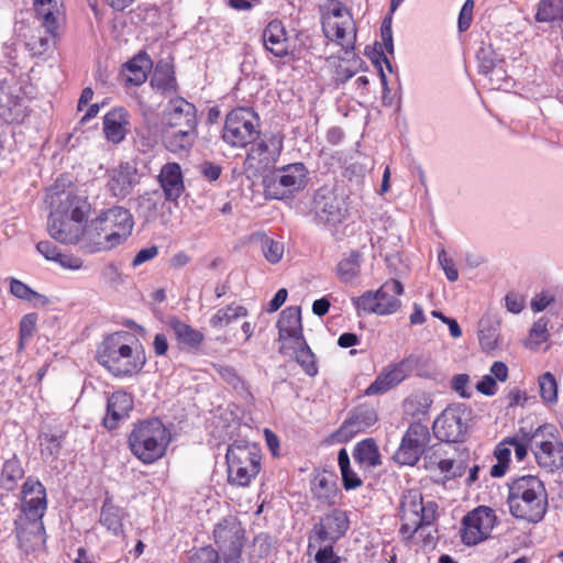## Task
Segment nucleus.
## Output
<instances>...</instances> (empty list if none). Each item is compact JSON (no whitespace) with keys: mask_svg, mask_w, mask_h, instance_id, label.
Wrapping results in <instances>:
<instances>
[{"mask_svg":"<svg viewBox=\"0 0 563 563\" xmlns=\"http://www.w3.org/2000/svg\"><path fill=\"white\" fill-rule=\"evenodd\" d=\"M134 401L131 394L124 390H117L108 397L107 413L102 424L108 430H114L119 423L129 418L133 410Z\"/></svg>","mask_w":563,"mask_h":563,"instance_id":"21","label":"nucleus"},{"mask_svg":"<svg viewBox=\"0 0 563 563\" xmlns=\"http://www.w3.org/2000/svg\"><path fill=\"white\" fill-rule=\"evenodd\" d=\"M412 362L417 361L405 358L393 367L384 369L366 388L365 394L367 396L384 394L400 384L406 378V366Z\"/></svg>","mask_w":563,"mask_h":563,"instance_id":"25","label":"nucleus"},{"mask_svg":"<svg viewBox=\"0 0 563 563\" xmlns=\"http://www.w3.org/2000/svg\"><path fill=\"white\" fill-rule=\"evenodd\" d=\"M382 44L389 54H394L391 18H385L380 26Z\"/></svg>","mask_w":563,"mask_h":563,"instance_id":"58","label":"nucleus"},{"mask_svg":"<svg viewBox=\"0 0 563 563\" xmlns=\"http://www.w3.org/2000/svg\"><path fill=\"white\" fill-rule=\"evenodd\" d=\"M400 514L401 520H415L420 525L434 523L438 505L434 501L423 503L422 494L418 490H408L402 495Z\"/></svg>","mask_w":563,"mask_h":563,"instance_id":"16","label":"nucleus"},{"mask_svg":"<svg viewBox=\"0 0 563 563\" xmlns=\"http://www.w3.org/2000/svg\"><path fill=\"white\" fill-rule=\"evenodd\" d=\"M311 492L313 498H316L322 505H334L338 494L335 474L327 471L318 473L312 479Z\"/></svg>","mask_w":563,"mask_h":563,"instance_id":"29","label":"nucleus"},{"mask_svg":"<svg viewBox=\"0 0 563 563\" xmlns=\"http://www.w3.org/2000/svg\"><path fill=\"white\" fill-rule=\"evenodd\" d=\"M530 336L536 338V344H540L548 340V321L540 318L536 321L530 330Z\"/></svg>","mask_w":563,"mask_h":563,"instance_id":"61","label":"nucleus"},{"mask_svg":"<svg viewBox=\"0 0 563 563\" xmlns=\"http://www.w3.org/2000/svg\"><path fill=\"white\" fill-rule=\"evenodd\" d=\"M129 113L124 108H114L103 117V133L108 141L119 144L126 133Z\"/></svg>","mask_w":563,"mask_h":563,"instance_id":"27","label":"nucleus"},{"mask_svg":"<svg viewBox=\"0 0 563 563\" xmlns=\"http://www.w3.org/2000/svg\"><path fill=\"white\" fill-rule=\"evenodd\" d=\"M97 361L115 377H130L146 363L143 346L130 332L118 331L107 335L97 349Z\"/></svg>","mask_w":563,"mask_h":563,"instance_id":"3","label":"nucleus"},{"mask_svg":"<svg viewBox=\"0 0 563 563\" xmlns=\"http://www.w3.org/2000/svg\"><path fill=\"white\" fill-rule=\"evenodd\" d=\"M563 15V0H540L536 13L538 22H553Z\"/></svg>","mask_w":563,"mask_h":563,"instance_id":"46","label":"nucleus"},{"mask_svg":"<svg viewBox=\"0 0 563 563\" xmlns=\"http://www.w3.org/2000/svg\"><path fill=\"white\" fill-rule=\"evenodd\" d=\"M93 225L96 230L103 232L104 243L100 249L111 250L130 236L134 221L129 209L115 206L103 211Z\"/></svg>","mask_w":563,"mask_h":563,"instance_id":"9","label":"nucleus"},{"mask_svg":"<svg viewBox=\"0 0 563 563\" xmlns=\"http://www.w3.org/2000/svg\"><path fill=\"white\" fill-rule=\"evenodd\" d=\"M133 202L137 216L145 222L155 221L158 211L164 207L163 195L159 190L146 191L137 196Z\"/></svg>","mask_w":563,"mask_h":563,"instance_id":"30","label":"nucleus"},{"mask_svg":"<svg viewBox=\"0 0 563 563\" xmlns=\"http://www.w3.org/2000/svg\"><path fill=\"white\" fill-rule=\"evenodd\" d=\"M376 296L382 305L396 303L393 313L399 310L401 301L396 297L404 292V286L398 279H389L385 282L376 291Z\"/></svg>","mask_w":563,"mask_h":563,"instance_id":"42","label":"nucleus"},{"mask_svg":"<svg viewBox=\"0 0 563 563\" xmlns=\"http://www.w3.org/2000/svg\"><path fill=\"white\" fill-rule=\"evenodd\" d=\"M124 510L113 505L112 498L107 496L100 510L99 522L113 536L119 537L123 534Z\"/></svg>","mask_w":563,"mask_h":563,"instance_id":"32","label":"nucleus"},{"mask_svg":"<svg viewBox=\"0 0 563 563\" xmlns=\"http://www.w3.org/2000/svg\"><path fill=\"white\" fill-rule=\"evenodd\" d=\"M23 476L24 470L21 462L16 456H13L3 463L0 484L5 490L11 492L15 488L18 481Z\"/></svg>","mask_w":563,"mask_h":563,"instance_id":"40","label":"nucleus"},{"mask_svg":"<svg viewBox=\"0 0 563 563\" xmlns=\"http://www.w3.org/2000/svg\"><path fill=\"white\" fill-rule=\"evenodd\" d=\"M350 526V520L345 511L341 509H332L322 516L318 523L314 525L312 532L319 542L329 541L335 543L340 540Z\"/></svg>","mask_w":563,"mask_h":563,"instance_id":"19","label":"nucleus"},{"mask_svg":"<svg viewBox=\"0 0 563 563\" xmlns=\"http://www.w3.org/2000/svg\"><path fill=\"white\" fill-rule=\"evenodd\" d=\"M284 147V135L279 133H265L258 142L254 143L249 150L244 168L252 172L254 176L271 172L278 161Z\"/></svg>","mask_w":563,"mask_h":563,"instance_id":"10","label":"nucleus"},{"mask_svg":"<svg viewBox=\"0 0 563 563\" xmlns=\"http://www.w3.org/2000/svg\"><path fill=\"white\" fill-rule=\"evenodd\" d=\"M261 242V250L264 255V257L271 264L278 263L284 254V244L275 241L266 235H262L260 238Z\"/></svg>","mask_w":563,"mask_h":563,"instance_id":"49","label":"nucleus"},{"mask_svg":"<svg viewBox=\"0 0 563 563\" xmlns=\"http://www.w3.org/2000/svg\"><path fill=\"white\" fill-rule=\"evenodd\" d=\"M338 463L340 466L343 487L346 490L355 489L362 485L361 478L351 470L350 456L346 449H341L338 453Z\"/></svg>","mask_w":563,"mask_h":563,"instance_id":"45","label":"nucleus"},{"mask_svg":"<svg viewBox=\"0 0 563 563\" xmlns=\"http://www.w3.org/2000/svg\"><path fill=\"white\" fill-rule=\"evenodd\" d=\"M341 561L342 559L333 551L331 542L329 545L320 548L314 555L316 563H341Z\"/></svg>","mask_w":563,"mask_h":563,"instance_id":"57","label":"nucleus"},{"mask_svg":"<svg viewBox=\"0 0 563 563\" xmlns=\"http://www.w3.org/2000/svg\"><path fill=\"white\" fill-rule=\"evenodd\" d=\"M175 78L168 74L155 71L151 79V86L159 91H169L174 88Z\"/></svg>","mask_w":563,"mask_h":563,"instance_id":"56","label":"nucleus"},{"mask_svg":"<svg viewBox=\"0 0 563 563\" xmlns=\"http://www.w3.org/2000/svg\"><path fill=\"white\" fill-rule=\"evenodd\" d=\"M429 428L420 422H412L405 432L394 460L400 465L413 466L424 454L430 442Z\"/></svg>","mask_w":563,"mask_h":563,"instance_id":"14","label":"nucleus"},{"mask_svg":"<svg viewBox=\"0 0 563 563\" xmlns=\"http://www.w3.org/2000/svg\"><path fill=\"white\" fill-rule=\"evenodd\" d=\"M225 460L228 464V482L245 487L261 471L262 454L255 445L244 441H235L229 445Z\"/></svg>","mask_w":563,"mask_h":563,"instance_id":"6","label":"nucleus"},{"mask_svg":"<svg viewBox=\"0 0 563 563\" xmlns=\"http://www.w3.org/2000/svg\"><path fill=\"white\" fill-rule=\"evenodd\" d=\"M312 210L320 222L332 225L341 223L347 213L344 198L328 187H321L316 191Z\"/></svg>","mask_w":563,"mask_h":563,"instance_id":"15","label":"nucleus"},{"mask_svg":"<svg viewBox=\"0 0 563 563\" xmlns=\"http://www.w3.org/2000/svg\"><path fill=\"white\" fill-rule=\"evenodd\" d=\"M158 255V246L152 245L140 250L131 262L132 267H137L148 261H152Z\"/></svg>","mask_w":563,"mask_h":563,"instance_id":"60","label":"nucleus"},{"mask_svg":"<svg viewBox=\"0 0 563 563\" xmlns=\"http://www.w3.org/2000/svg\"><path fill=\"white\" fill-rule=\"evenodd\" d=\"M479 73L484 75L490 74L495 69L494 52L488 48L482 47L477 53Z\"/></svg>","mask_w":563,"mask_h":563,"instance_id":"53","label":"nucleus"},{"mask_svg":"<svg viewBox=\"0 0 563 563\" xmlns=\"http://www.w3.org/2000/svg\"><path fill=\"white\" fill-rule=\"evenodd\" d=\"M353 457L360 465L375 467L382 463L378 446L373 439L358 442L353 451Z\"/></svg>","mask_w":563,"mask_h":563,"instance_id":"37","label":"nucleus"},{"mask_svg":"<svg viewBox=\"0 0 563 563\" xmlns=\"http://www.w3.org/2000/svg\"><path fill=\"white\" fill-rule=\"evenodd\" d=\"M432 405V399L429 395H413L405 401V407L408 413L413 417L426 416Z\"/></svg>","mask_w":563,"mask_h":563,"instance_id":"48","label":"nucleus"},{"mask_svg":"<svg viewBox=\"0 0 563 563\" xmlns=\"http://www.w3.org/2000/svg\"><path fill=\"white\" fill-rule=\"evenodd\" d=\"M158 183L162 195L167 201L176 202L185 191L184 177L180 165L176 162L166 163L161 168Z\"/></svg>","mask_w":563,"mask_h":563,"instance_id":"23","label":"nucleus"},{"mask_svg":"<svg viewBox=\"0 0 563 563\" xmlns=\"http://www.w3.org/2000/svg\"><path fill=\"white\" fill-rule=\"evenodd\" d=\"M153 66L152 59L145 52H140L124 64L128 71L126 81L133 86H141L147 79V74Z\"/></svg>","mask_w":563,"mask_h":563,"instance_id":"34","label":"nucleus"},{"mask_svg":"<svg viewBox=\"0 0 563 563\" xmlns=\"http://www.w3.org/2000/svg\"><path fill=\"white\" fill-rule=\"evenodd\" d=\"M265 48L274 56L284 58L288 55V40L284 25L278 20L271 21L263 31Z\"/></svg>","mask_w":563,"mask_h":563,"instance_id":"28","label":"nucleus"},{"mask_svg":"<svg viewBox=\"0 0 563 563\" xmlns=\"http://www.w3.org/2000/svg\"><path fill=\"white\" fill-rule=\"evenodd\" d=\"M428 529V525H420L415 520H402V523L399 529V533L406 539L410 540L415 533L423 534V532Z\"/></svg>","mask_w":563,"mask_h":563,"instance_id":"55","label":"nucleus"},{"mask_svg":"<svg viewBox=\"0 0 563 563\" xmlns=\"http://www.w3.org/2000/svg\"><path fill=\"white\" fill-rule=\"evenodd\" d=\"M551 440L541 441L533 450L540 467L549 473L563 470V442L550 432Z\"/></svg>","mask_w":563,"mask_h":563,"instance_id":"22","label":"nucleus"},{"mask_svg":"<svg viewBox=\"0 0 563 563\" xmlns=\"http://www.w3.org/2000/svg\"><path fill=\"white\" fill-rule=\"evenodd\" d=\"M352 301L358 314L363 311L365 313H375L377 316H388L393 314V309L396 306L395 302L387 303L386 306L382 305L374 290H367L361 296L353 298Z\"/></svg>","mask_w":563,"mask_h":563,"instance_id":"35","label":"nucleus"},{"mask_svg":"<svg viewBox=\"0 0 563 563\" xmlns=\"http://www.w3.org/2000/svg\"><path fill=\"white\" fill-rule=\"evenodd\" d=\"M547 429L555 430L552 426H539L532 433L525 431L520 428L519 432L515 437L506 439L508 445L514 446L515 455L518 461H523L528 454V445L531 443L540 433Z\"/></svg>","mask_w":563,"mask_h":563,"instance_id":"36","label":"nucleus"},{"mask_svg":"<svg viewBox=\"0 0 563 563\" xmlns=\"http://www.w3.org/2000/svg\"><path fill=\"white\" fill-rule=\"evenodd\" d=\"M295 350L296 361L309 376H316L318 374V367L316 362V355L307 344L306 340L302 339L290 346Z\"/></svg>","mask_w":563,"mask_h":563,"instance_id":"41","label":"nucleus"},{"mask_svg":"<svg viewBox=\"0 0 563 563\" xmlns=\"http://www.w3.org/2000/svg\"><path fill=\"white\" fill-rule=\"evenodd\" d=\"M408 358H415L417 362H412L406 366V374L409 371L416 372L420 377H431L434 374V365L430 358L416 355H410Z\"/></svg>","mask_w":563,"mask_h":563,"instance_id":"51","label":"nucleus"},{"mask_svg":"<svg viewBox=\"0 0 563 563\" xmlns=\"http://www.w3.org/2000/svg\"><path fill=\"white\" fill-rule=\"evenodd\" d=\"M165 148L173 154L189 152L197 137V128L161 130Z\"/></svg>","mask_w":563,"mask_h":563,"instance_id":"26","label":"nucleus"},{"mask_svg":"<svg viewBox=\"0 0 563 563\" xmlns=\"http://www.w3.org/2000/svg\"><path fill=\"white\" fill-rule=\"evenodd\" d=\"M378 420L375 409L368 407H356L350 411L347 418L334 432L333 437L339 442H347L357 433L372 427Z\"/></svg>","mask_w":563,"mask_h":563,"instance_id":"18","label":"nucleus"},{"mask_svg":"<svg viewBox=\"0 0 563 563\" xmlns=\"http://www.w3.org/2000/svg\"><path fill=\"white\" fill-rule=\"evenodd\" d=\"M169 441V431L158 418L136 423L128 438L131 452L144 464L159 460L165 454Z\"/></svg>","mask_w":563,"mask_h":563,"instance_id":"5","label":"nucleus"},{"mask_svg":"<svg viewBox=\"0 0 563 563\" xmlns=\"http://www.w3.org/2000/svg\"><path fill=\"white\" fill-rule=\"evenodd\" d=\"M21 495L14 533L20 547L29 551L45 542L43 516L47 508L46 489L40 481L29 477L22 485Z\"/></svg>","mask_w":563,"mask_h":563,"instance_id":"2","label":"nucleus"},{"mask_svg":"<svg viewBox=\"0 0 563 563\" xmlns=\"http://www.w3.org/2000/svg\"><path fill=\"white\" fill-rule=\"evenodd\" d=\"M507 504L515 518L533 523L541 521L548 507L543 483L532 475L516 478L509 485Z\"/></svg>","mask_w":563,"mask_h":563,"instance_id":"4","label":"nucleus"},{"mask_svg":"<svg viewBox=\"0 0 563 563\" xmlns=\"http://www.w3.org/2000/svg\"><path fill=\"white\" fill-rule=\"evenodd\" d=\"M36 19L49 35H55L58 29L57 0H34Z\"/></svg>","mask_w":563,"mask_h":563,"instance_id":"33","label":"nucleus"},{"mask_svg":"<svg viewBox=\"0 0 563 563\" xmlns=\"http://www.w3.org/2000/svg\"><path fill=\"white\" fill-rule=\"evenodd\" d=\"M173 330L177 342L190 350H198L203 342V334L199 330L185 323L177 317H170L167 322Z\"/></svg>","mask_w":563,"mask_h":563,"instance_id":"31","label":"nucleus"},{"mask_svg":"<svg viewBox=\"0 0 563 563\" xmlns=\"http://www.w3.org/2000/svg\"><path fill=\"white\" fill-rule=\"evenodd\" d=\"M189 563H220V554L210 545L203 547L190 556ZM223 563H228V560H223Z\"/></svg>","mask_w":563,"mask_h":563,"instance_id":"52","label":"nucleus"},{"mask_svg":"<svg viewBox=\"0 0 563 563\" xmlns=\"http://www.w3.org/2000/svg\"><path fill=\"white\" fill-rule=\"evenodd\" d=\"M46 202L51 208L47 229L57 242L75 244L79 241L81 230L71 229L68 220L76 223L86 221L91 212L88 197L79 194L76 188L64 179H57L46 194Z\"/></svg>","mask_w":563,"mask_h":563,"instance_id":"1","label":"nucleus"},{"mask_svg":"<svg viewBox=\"0 0 563 563\" xmlns=\"http://www.w3.org/2000/svg\"><path fill=\"white\" fill-rule=\"evenodd\" d=\"M468 418L470 411L465 405H451L434 420L433 434L441 442H463L467 434Z\"/></svg>","mask_w":563,"mask_h":563,"instance_id":"11","label":"nucleus"},{"mask_svg":"<svg viewBox=\"0 0 563 563\" xmlns=\"http://www.w3.org/2000/svg\"><path fill=\"white\" fill-rule=\"evenodd\" d=\"M439 264L445 273L446 278L450 282H455L459 278V272L451 258L448 257L445 251H441L438 256Z\"/></svg>","mask_w":563,"mask_h":563,"instance_id":"59","label":"nucleus"},{"mask_svg":"<svg viewBox=\"0 0 563 563\" xmlns=\"http://www.w3.org/2000/svg\"><path fill=\"white\" fill-rule=\"evenodd\" d=\"M247 309L243 306L234 303L228 305L219 309L209 320V324L213 329H222L225 325L234 322L238 318L246 317Z\"/></svg>","mask_w":563,"mask_h":563,"instance_id":"39","label":"nucleus"},{"mask_svg":"<svg viewBox=\"0 0 563 563\" xmlns=\"http://www.w3.org/2000/svg\"><path fill=\"white\" fill-rule=\"evenodd\" d=\"M64 440V432L53 431L51 429L42 431L38 435L41 454L44 459H57L62 442Z\"/></svg>","mask_w":563,"mask_h":563,"instance_id":"38","label":"nucleus"},{"mask_svg":"<svg viewBox=\"0 0 563 563\" xmlns=\"http://www.w3.org/2000/svg\"><path fill=\"white\" fill-rule=\"evenodd\" d=\"M361 255L358 252H352L349 257L343 258L336 266V274L342 283H351L360 274Z\"/></svg>","mask_w":563,"mask_h":563,"instance_id":"43","label":"nucleus"},{"mask_svg":"<svg viewBox=\"0 0 563 563\" xmlns=\"http://www.w3.org/2000/svg\"><path fill=\"white\" fill-rule=\"evenodd\" d=\"M197 109L184 98L172 99L163 111L161 130L197 128Z\"/></svg>","mask_w":563,"mask_h":563,"instance_id":"17","label":"nucleus"},{"mask_svg":"<svg viewBox=\"0 0 563 563\" xmlns=\"http://www.w3.org/2000/svg\"><path fill=\"white\" fill-rule=\"evenodd\" d=\"M37 322V314L32 312L22 317L20 321V340L31 339L34 334Z\"/></svg>","mask_w":563,"mask_h":563,"instance_id":"54","label":"nucleus"},{"mask_svg":"<svg viewBox=\"0 0 563 563\" xmlns=\"http://www.w3.org/2000/svg\"><path fill=\"white\" fill-rule=\"evenodd\" d=\"M499 325L493 324L489 320H481L478 340L484 351H493L499 345Z\"/></svg>","mask_w":563,"mask_h":563,"instance_id":"44","label":"nucleus"},{"mask_svg":"<svg viewBox=\"0 0 563 563\" xmlns=\"http://www.w3.org/2000/svg\"><path fill=\"white\" fill-rule=\"evenodd\" d=\"M500 523L493 508L478 506L464 516L462 520L461 538L465 545H476L487 540L493 529Z\"/></svg>","mask_w":563,"mask_h":563,"instance_id":"13","label":"nucleus"},{"mask_svg":"<svg viewBox=\"0 0 563 563\" xmlns=\"http://www.w3.org/2000/svg\"><path fill=\"white\" fill-rule=\"evenodd\" d=\"M258 115L250 108L239 107L225 118L222 140L233 147H245L260 137Z\"/></svg>","mask_w":563,"mask_h":563,"instance_id":"8","label":"nucleus"},{"mask_svg":"<svg viewBox=\"0 0 563 563\" xmlns=\"http://www.w3.org/2000/svg\"><path fill=\"white\" fill-rule=\"evenodd\" d=\"M308 183V169L303 163H292L275 168L263 176L265 196L283 200L302 190Z\"/></svg>","mask_w":563,"mask_h":563,"instance_id":"7","label":"nucleus"},{"mask_svg":"<svg viewBox=\"0 0 563 563\" xmlns=\"http://www.w3.org/2000/svg\"><path fill=\"white\" fill-rule=\"evenodd\" d=\"M10 291L13 296L22 300H29L30 296H33V289H31L26 284L22 283L18 279H12L10 283Z\"/></svg>","mask_w":563,"mask_h":563,"instance_id":"62","label":"nucleus"},{"mask_svg":"<svg viewBox=\"0 0 563 563\" xmlns=\"http://www.w3.org/2000/svg\"><path fill=\"white\" fill-rule=\"evenodd\" d=\"M245 531L234 516L222 518L213 529V539L223 560L240 563Z\"/></svg>","mask_w":563,"mask_h":563,"instance_id":"12","label":"nucleus"},{"mask_svg":"<svg viewBox=\"0 0 563 563\" xmlns=\"http://www.w3.org/2000/svg\"><path fill=\"white\" fill-rule=\"evenodd\" d=\"M539 390L540 396L547 404H555L558 401V382L554 375L550 372L543 373L539 376Z\"/></svg>","mask_w":563,"mask_h":563,"instance_id":"47","label":"nucleus"},{"mask_svg":"<svg viewBox=\"0 0 563 563\" xmlns=\"http://www.w3.org/2000/svg\"><path fill=\"white\" fill-rule=\"evenodd\" d=\"M54 36L55 35H49L46 32L43 35L40 31L38 35L33 34L29 38V41L25 43V46L33 56H41L48 49L51 40Z\"/></svg>","mask_w":563,"mask_h":563,"instance_id":"50","label":"nucleus"},{"mask_svg":"<svg viewBox=\"0 0 563 563\" xmlns=\"http://www.w3.org/2000/svg\"><path fill=\"white\" fill-rule=\"evenodd\" d=\"M36 250L48 261L56 262L60 255L57 246L51 241H41L36 244Z\"/></svg>","mask_w":563,"mask_h":563,"instance_id":"63","label":"nucleus"},{"mask_svg":"<svg viewBox=\"0 0 563 563\" xmlns=\"http://www.w3.org/2000/svg\"><path fill=\"white\" fill-rule=\"evenodd\" d=\"M277 329L279 341L290 340L296 343L305 339L300 307L290 306L284 309L277 320Z\"/></svg>","mask_w":563,"mask_h":563,"instance_id":"24","label":"nucleus"},{"mask_svg":"<svg viewBox=\"0 0 563 563\" xmlns=\"http://www.w3.org/2000/svg\"><path fill=\"white\" fill-rule=\"evenodd\" d=\"M139 183L136 167L125 162L109 172L107 188L112 197L124 199L132 194Z\"/></svg>","mask_w":563,"mask_h":563,"instance_id":"20","label":"nucleus"},{"mask_svg":"<svg viewBox=\"0 0 563 563\" xmlns=\"http://www.w3.org/2000/svg\"><path fill=\"white\" fill-rule=\"evenodd\" d=\"M507 310L512 313H519L525 307V299L516 292H508L505 297Z\"/></svg>","mask_w":563,"mask_h":563,"instance_id":"64","label":"nucleus"}]
</instances>
